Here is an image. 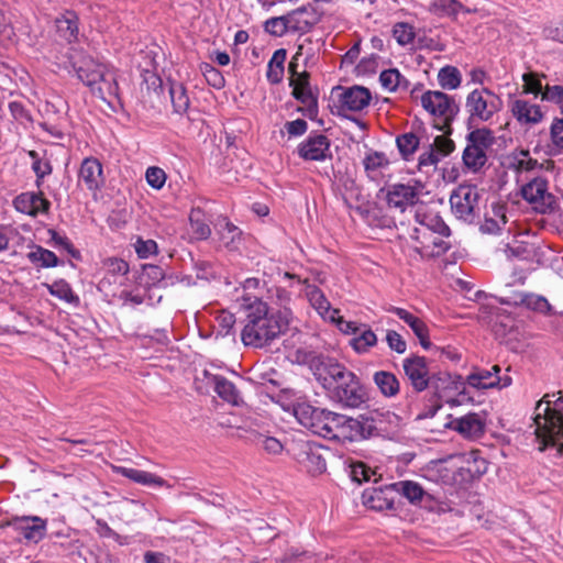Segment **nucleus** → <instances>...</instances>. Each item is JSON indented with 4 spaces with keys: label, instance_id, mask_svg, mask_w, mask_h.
<instances>
[{
    "label": "nucleus",
    "instance_id": "1",
    "mask_svg": "<svg viewBox=\"0 0 563 563\" xmlns=\"http://www.w3.org/2000/svg\"><path fill=\"white\" fill-rule=\"evenodd\" d=\"M316 379L325 389L331 401L343 409H356L368 395L360 377L333 358L313 357L310 363Z\"/></svg>",
    "mask_w": 563,
    "mask_h": 563
},
{
    "label": "nucleus",
    "instance_id": "2",
    "mask_svg": "<svg viewBox=\"0 0 563 563\" xmlns=\"http://www.w3.org/2000/svg\"><path fill=\"white\" fill-rule=\"evenodd\" d=\"M290 317L289 309L275 311L266 302L255 298L246 307L241 340L244 345L255 349L268 346L287 331Z\"/></svg>",
    "mask_w": 563,
    "mask_h": 563
},
{
    "label": "nucleus",
    "instance_id": "3",
    "mask_svg": "<svg viewBox=\"0 0 563 563\" xmlns=\"http://www.w3.org/2000/svg\"><path fill=\"white\" fill-rule=\"evenodd\" d=\"M402 369L412 393L420 394L430 387L434 389V398L431 405L417 412L416 419L422 420L434 417L442 407L440 388L451 382V375L446 372H431L427 358L416 354L402 360Z\"/></svg>",
    "mask_w": 563,
    "mask_h": 563
},
{
    "label": "nucleus",
    "instance_id": "4",
    "mask_svg": "<svg viewBox=\"0 0 563 563\" xmlns=\"http://www.w3.org/2000/svg\"><path fill=\"white\" fill-rule=\"evenodd\" d=\"M397 419L395 413L382 410H372L356 418L336 412L330 440L358 442L380 437L388 432L387 423Z\"/></svg>",
    "mask_w": 563,
    "mask_h": 563
},
{
    "label": "nucleus",
    "instance_id": "5",
    "mask_svg": "<svg viewBox=\"0 0 563 563\" xmlns=\"http://www.w3.org/2000/svg\"><path fill=\"white\" fill-rule=\"evenodd\" d=\"M554 396V394H552ZM551 395L545 394L536 407L534 422L538 438L545 446H555L560 453H563V395L553 401L554 408H551Z\"/></svg>",
    "mask_w": 563,
    "mask_h": 563
},
{
    "label": "nucleus",
    "instance_id": "6",
    "mask_svg": "<svg viewBox=\"0 0 563 563\" xmlns=\"http://www.w3.org/2000/svg\"><path fill=\"white\" fill-rule=\"evenodd\" d=\"M494 133L486 128L475 129L466 134V145L462 153V162L465 169L471 173H479L488 162L487 152L495 144Z\"/></svg>",
    "mask_w": 563,
    "mask_h": 563
},
{
    "label": "nucleus",
    "instance_id": "7",
    "mask_svg": "<svg viewBox=\"0 0 563 563\" xmlns=\"http://www.w3.org/2000/svg\"><path fill=\"white\" fill-rule=\"evenodd\" d=\"M294 415L298 422L312 433L327 439L331 438L336 412L300 402L294 407Z\"/></svg>",
    "mask_w": 563,
    "mask_h": 563
},
{
    "label": "nucleus",
    "instance_id": "8",
    "mask_svg": "<svg viewBox=\"0 0 563 563\" xmlns=\"http://www.w3.org/2000/svg\"><path fill=\"white\" fill-rule=\"evenodd\" d=\"M500 107V98L487 88L473 90L465 102L468 120L473 123L489 121Z\"/></svg>",
    "mask_w": 563,
    "mask_h": 563
},
{
    "label": "nucleus",
    "instance_id": "9",
    "mask_svg": "<svg viewBox=\"0 0 563 563\" xmlns=\"http://www.w3.org/2000/svg\"><path fill=\"white\" fill-rule=\"evenodd\" d=\"M479 191L476 186L461 185L453 190L450 205L453 214L464 222L473 223L479 218Z\"/></svg>",
    "mask_w": 563,
    "mask_h": 563
},
{
    "label": "nucleus",
    "instance_id": "10",
    "mask_svg": "<svg viewBox=\"0 0 563 563\" xmlns=\"http://www.w3.org/2000/svg\"><path fill=\"white\" fill-rule=\"evenodd\" d=\"M424 185L416 179L407 183H395L386 187V201L389 208L405 212L420 202Z\"/></svg>",
    "mask_w": 563,
    "mask_h": 563
},
{
    "label": "nucleus",
    "instance_id": "11",
    "mask_svg": "<svg viewBox=\"0 0 563 563\" xmlns=\"http://www.w3.org/2000/svg\"><path fill=\"white\" fill-rule=\"evenodd\" d=\"M420 102L426 111L441 118L445 124H450L460 112V106L455 99L439 90L423 92Z\"/></svg>",
    "mask_w": 563,
    "mask_h": 563
},
{
    "label": "nucleus",
    "instance_id": "12",
    "mask_svg": "<svg viewBox=\"0 0 563 563\" xmlns=\"http://www.w3.org/2000/svg\"><path fill=\"white\" fill-rule=\"evenodd\" d=\"M521 196L540 213L552 211L556 203L555 197L549 192L548 180L542 177H536L522 186Z\"/></svg>",
    "mask_w": 563,
    "mask_h": 563
},
{
    "label": "nucleus",
    "instance_id": "13",
    "mask_svg": "<svg viewBox=\"0 0 563 563\" xmlns=\"http://www.w3.org/2000/svg\"><path fill=\"white\" fill-rule=\"evenodd\" d=\"M309 79V73L303 70L300 76L290 78L289 86L292 88L291 96L305 106L298 108V111L309 119H314L318 115V96L313 93Z\"/></svg>",
    "mask_w": 563,
    "mask_h": 563
},
{
    "label": "nucleus",
    "instance_id": "14",
    "mask_svg": "<svg viewBox=\"0 0 563 563\" xmlns=\"http://www.w3.org/2000/svg\"><path fill=\"white\" fill-rule=\"evenodd\" d=\"M338 112L346 117L345 112H358L368 107L372 95L371 91L362 86H353L349 88L338 87Z\"/></svg>",
    "mask_w": 563,
    "mask_h": 563
},
{
    "label": "nucleus",
    "instance_id": "15",
    "mask_svg": "<svg viewBox=\"0 0 563 563\" xmlns=\"http://www.w3.org/2000/svg\"><path fill=\"white\" fill-rule=\"evenodd\" d=\"M330 140L321 133H311L298 145V155L305 161L323 162L332 157Z\"/></svg>",
    "mask_w": 563,
    "mask_h": 563
},
{
    "label": "nucleus",
    "instance_id": "16",
    "mask_svg": "<svg viewBox=\"0 0 563 563\" xmlns=\"http://www.w3.org/2000/svg\"><path fill=\"white\" fill-rule=\"evenodd\" d=\"M323 448L310 442L298 444L296 453L299 464L311 475H319L325 472L327 462L322 455Z\"/></svg>",
    "mask_w": 563,
    "mask_h": 563
},
{
    "label": "nucleus",
    "instance_id": "17",
    "mask_svg": "<svg viewBox=\"0 0 563 563\" xmlns=\"http://www.w3.org/2000/svg\"><path fill=\"white\" fill-rule=\"evenodd\" d=\"M421 207L422 206L415 210V219L421 228L413 229L411 238L416 241H420V238H423V232L430 235L438 234L441 236H450L451 230L443 219L438 213L421 211Z\"/></svg>",
    "mask_w": 563,
    "mask_h": 563
},
{
    "label": "nucleus",
    "instance_id": "18",
    "mask_svg": "<svg viewBox=\"0 0 563 563\" xmlns=\"http://www.w3.org/2000/svg\"><path fill=\"white\" fill-rule=\"evenodd\" d=\"M288 31L294 33H307L321 20V13L313 4L302 5L286 14Z\"/></svg>",
    "mask_w": 563,
    "mask_h": 563
},
{
    "label": "nucleus",
    "instance_id": "19",
    "mask_svg": "<svg viewBox=\"0 0 563 563\" xmlns=\"http://www.w3.org/2000/svg\"><path fill=\"white\" fill-rule=\"evenodd\" d=\"M77 78L86 85L91 92H95L97 84L102 79L108 68L106 64L99 63L90 56H84L73 64Z\"/></svg>",
    "mask_w": 563,
    "mask_h": 563
},
{
    "label": "nucleus",
    "instance_id": "20",
    "mask_svg": "<svg viewBox=\"0 0 563 563\" xmlns=\"http://www.w3.org/2000/svg\"><path fill=\"white\" fill-rule=\"evenodd\" d=\"M13 206L18 212L36 217L38 214H47L51 208V202L41 191H26L14 198Z\"/></svg>",
    "mask_w": 563,
    "mask_h": 563
},
{
    "label": "nucleus",
    "instance_id": "21",
    "mask_svg": "<svg viewBox=\"0 0 563 563\" xmlns=\"http://www.w3.org/2000/svg\"><path fill=\"white\" fill-rule=\"evenodd\" d=\"M362 503L367 508L376 511L394 509V489H391L390 484L366 488L362 494Z\"/></svg>",
    "mask_w": 563,
    "mask_h": 563
},
{
    "label": "nucleus",
    "instance_id": "22",
    "mask_svg": "<svg viewBox=\"0 0 563 563\" xmlns=\"http://www.w3.org/2000/svg\"><path fill=\"white\" fill-rule=\"evenodd\" d=\"M56 35L67 44L79 42V16L73 10H65L55 19Z\"/></svg>",
    "mask_w": 563,
    "mask_h": 563
},
{
    "label": "nucleus",
    "instance_id": "23",
    "mask_svg": "<svg viewBox=\"0 0 563 563\" xmlns=\"http://www.w3.org/2000/svg\"><path fill=\"white\" fill-rule=\"evenodd\" d=\"M78 181L90 191L99 190L104 184L101 163L95 157H86L79 168Z\"/></svg>",
    "mask_w": 563,
    "mask_h": 563
},
{
    "label": "nucleus",
    "instance_id": "24",
    "mask_svg": "<svg viewBox=\"0 0 563 563\" xmlns=\"http://www.w3.org/2000/svg\"><path fill=\"white\" fill-rule=\"evenodd\" d=\"M15 527L24 540L33 543L43 540L47 530L46 520L37 516L16 518Z\"/></svg>",
    "mask_w": 563,
    "mask_h": 563
},
{
    "label": "nucleus",
    "instance_id": "25",
    "mask_svg": "<svg viewBox=\"0 0 563 563\" xmlns=\"http://www.w3.org/2000/svg\"><path fill=\"white\" fill-rule=\"evenodd\" d=\"M388 312L395 313L399 319H401L416 336L419 339L421 346L424 350H429L431 347V342L429 340V330L423 320L407 311L404 308L390 306L386 309Z\"/></svg>",
    "mask_w": 563,
    "mask_h": 563
},
{
    "label": "nucleus",
    "instance_id": "26",
    "mask_svg": "<svg viewBox=\"0 0 563 563\" xmlns=\"http://www.w3.org/2000/svg\"><path fill=\"white\" fill-rule=\"evenodd\" d=\"M203 374L209 378L214 391L222 400L234 406H239L242 402L240 391L231 380L221 375L210 374L208 371H203Z\"/></svg>",
    "mask_w": 563,
    "mask_h": 563
},
{
    "label": "nucleus",
    "instance_id": "27",
    "mask_svg": "<svg viewBox=\"0 0 563 563\" xmlns=\"http://www.w3.org/2000/svg\"><path fill=\"white\" fill-rule=\"evenodd\" d=\"M365 174L372 181L378 183L384 175V170L389 167V159L384 152L368 151L362 161Z\"/></svg>",
    "mask_w": 563,
    "mask_h": 563
},
{
    "label": "nucleus",
    "instance_id": "28",
    "mask_svg": "<svg viewBox=\"0 0 563 563\" xmlns=\"http://www.w3.org/2000/svg\"><path fill=\"white\" fill-rule=\"evenodd\" d=\"M454 430L464 438L476 439L483 435L485 423L478 413L470 412L452 421Z\"/></svg>",
    "mask_w": 563,
    "mask_h": 563
},
{
    "label": "nucleus",
    "instance_id": "29",
    "mask_svg": "<svg viewBox=\"0 0 563 563\" xmlns=\"http://www.w3.org/2000/svg\"><path fill=\"white\" fill-rule=\"evenodd\" d=\"M114 472L117 474H120L121 476L129 478L130 481L144 485V486H157V487H170V485L161 476H157L156 474L137 470V468H131L125 466H115Z\"/></svg>",
    "mask_w": 563,
    "mask_h": 563
},
{
    "label": "nucleus",
    "instance_id": "30",
    "mask_svg": "<svg viewBox=\"0 0 563 563\" xmlns=\"http://www.w3.org/2000/svg\"><path fill=\"white\" fill-rule=\"evenodd\" d=\"M507 240H503L497 247V252L503 253L508 260H528L531 256L530 245L527 242L518 240L516 235H510L507 230Z\"/></svg>",
    "mask_w": 563,
    "mask_h": 563
},
{
    "label": "nucleus",
    "instance_id": "31",
    "mask_svg": "<svg viewBox=\"0 0 563 563\" xmlns=\"http://www.w3.org/2000/svg\"><path fill=\"white\" fill-rule=\"evenodd\" d=\"M501 302L506 305H521L540 313H548L552 309L545 297L530 292H516L511 298L503 299Z\"/></svg>",
    "mask_w": 563,
    "mask_h": 563
},
{
    "label": "nucleus",
    "instance_id": "32",
    "mask_svg": "<svg viewBox=\"0 0 563 563\" xmlns=\"http://www.w3.org/2000/svg\"><path fill=\"white\" fill-rule=\"evenodd\" d=\"M511 112L520 123L526 124L539 123L543 118L539 106L522 99H517L512 102Z\"/></svg>",
    "mask_w": 563,
    "mask_h": 563
},
{
    "label": "nucleus",
    "instance_id": "33",
    "mask_svg": "<svg viewBox=\"0 0 563 563\" xmlns=\"http://www.w3.org/2000/svg\"><path fill=\"white\" fill-rule=\"evenodd\" d=\"M92 93L109 104L112 103L111 99L120 101L119 85L117 81L115 73L109 66L103 73L102 79H100V82L97 84L95 92Z\"/></svg>",
    "mask_w": 563,
    "mask_h": 563
},
{
    "label": "nucleus",
    "instance_id": "34",
    "mask_svg": "<svg viewBox=\"0 0 563 563\" xmlns=\"http://www.w3.org/2000/svg\"><path fill=\"white\" fill-rule=\"evenodd\" d=\"M499 372V365H494L490 369H476L467 376L466 382L471 387L477 389L494 388L500 382L498 379Z\"/></svg>",
    "mask_w": 563,
    "mask_h": 563
},
{
    "label": "nucleus",
    "instance_id": "35",
    "mask_svg": "<svg viewBox=\"0 0 563 563\" xmlns=\"http://www.w3.org/2000/svg\"><path fill=\"white\" fill-rule=\"evenodd\" d=\"M373 380L380 394L386 398L396 397L400 391V382L397 376L388 371H378L373 375Z\"/></svg>",
    "mask_w": 563,
    "mask_h": 563
},
{
    "label": "nucleus",
    "instance_id": "36",
    "mask_svg": "<svg viewBox=\"0 0 563 563\" xmlns=\"http://www.w3.org/2000/svg\"><path fill=\"white\" fill-rule=\"evenodd\" d=\"M394 494L405 497L411 504L420 503L426 496L422 486L413 481H400L390 484Z\"/></svg>",
    "mask_w": 563,
    "mask_h": 563
},
{
    "label": "nucleus",
    "instance_id": "37",
    "mask_svg": "<svg viewBox=\"0 0 563 563\" xmlns=\"http://www.w3.org/2000/svg\"><path fill=\"white\" fill-rule=\"evenodd\" d=\"M191 232L197 240H207L211 229L207 222L206 214L200 208H192L189 214Z\"/></svg>",
    "mask_w": 563,
    "mask_h": 563
},
{
    "label": "nucleus",
    "instance_id": "38",
    "mask_svg": "<svg viewBox=\"0 0 563 563\" xmlns=\"http://www.w3.org/2000/svg\"><path fill=\"white\" fill-rule=\"evenodd\" d=\"M351 346L358 354H364L377 344V335L366 324H362L361 331L350 341Z\"/></svg>",
    "mask_w": 563,
    "mask_h": 563
},
{
    "label": "nucleus",
    "instance_id": "39",
    "mask_svg": "<svg viewBox=\"0 0 563 563\" xmlns=\"http://www.w3.org/2000/svg\"><path fill=\"white\" fill-rule=\"evenodd\" d=\"M26 257L32 264L40 265L44 268L56 267L59 264L54 252L40 245H35L34 250L29 252Z\"/></svg>",
    "mask_w": 563,
    "mask_h": 563
},
{
    "label": "nucleus",
    "instance_id": "40",
    "mask_svg": "<svg viewBox=\"0 0 563 563\" xmlns=\"http://www.w3.org/2000/svg\"><path fill=\"white\" fill-rule=\"evenodd\" d=\"M47 288L48 292L68 303H78L79 297L74 294L70 285L65 279H59L54 282L53 284H44Z\"/></svg>",
    "mask_w": 563,
    "mask_h": 563
},
{
    "label": "nucleus",
    "instance_id": "41",
    "mask_svg": "<svg viewBox=\"0 0 563 563\" xmlns=\"http://www.w3.org/2000/svg\"><path fill=\"white\" fill-rule=\"evenodd\" d=\"M419 137L412 132L404 133L396 139L398 151L405 161L412 158L419 147Z\"/></svg>",
    "mask_w": 563,
    "mask_h": 563
},
{
    "label": "nucleus",
    "instance_id": "42",
    "mask_svg": "<svg viewBox=\"0 0 563 563\" xmlns=\"http://www.w3.org/2000/svg\"><path fill=\"white\" fill-rule=\"evenodd\" d=\"M438 81L443 89H456L462 81L461 73L454 66L442 67L438 73Z\"/></svg>",
    "mask_w": 563,
    "mask_h": 563
},
{
    "label": "nucleus",
    "instance_id": "43",
    "mask_svg": "<svg viewBox=\"0 0 563 563\" xmlns=\"http://www.w3.org/2000/svg\"><path fill=\"white\" fill-rule=\"evenodd\" d=\"M306 296L310 305L321 314L324 316L331 308L329 300L325 298L321 289L314 285L306 287Z\"/></svg>",
    "mask_w": 563,
    "mask_h": 563
},
{
    "label": "nucleus",
    "instance_id": "44",
    "mask_svg": "<svg viewBox=\"0 0 563 563\" xmlns=\"http://www.w3.org/2000/svg\"><path fill=\"white\" fill-rule=\"evenodd\" d=\"M169 95L174 111L179 114L185 113L189 108V98L186 88L181 84H172Z\"/></svg>",
    "mask_w": 563,
    "mask_h": 563
},
{
    "label": "nucleus",
    "instance_id": "45",
    "mask_svg": "<svg viewBox=\"0 0 563 563\" xmlns=\"http://www.w3.org/2000/svg\"><path fill=\"white\" fill-rule=\"evenodd\" d=\"M444 236H433V234H429L423 232V238H420L418 241L422 247L429 249L432 247L431 254L433 256H441L446 253L451 249V244L443 240Z\"/></svg>",
    "mask_w": 563,
    "mask_h": 563
},
{
    "label": "nucleus",
    "instance_id": "46",
    "mask_svg": "<svg viewBox=\"0 0 563 563\" xmlns=\"http://www.w3.org/2000/svg\"><path fill=\"white\" fill-rule=\"evenodd\" d=\"M393 36L399 45L406 46L413 43L416 33L411 24L398 22L393 26Z\"/></svg>",
    "mask_w": 563,
    "mask_h": 563
},
{
    "label": "nucleus",
    "instance_id": "47",
    "mask_svg": "<svg viewBox=\"0 0 563 563\" xmlns=\"http://www.w3.org/2000/svg\"><path fill=\"white\" fill-rule=\"evenodd\" d=\"M512 165L519 172H530L536 169L539 166V163L537 159L530 156L529 151L520 150L514 153Z\"/></svg>",
    "mask_w": 563,
    "mask_h": 563
},
{
    "label": "nucleus",
    "instance_id": "48",
    "mask_svg": "<svg viewBox=\"0 0 563 563\" xmlns=\"http://www.w3.org/2000/svg\"><path fill=\"white\" fill-rule=\"evenodd\" d=\"M434 7L438 11L449 16H456L461 11L471 13L472 10L465 8L459 0H435Z\"/></svg>",
    "mask_w": 563,
    "mask_h": 563
},
{
    "label": "nucleus",
    "instance_id": "49",
    "mask_svg": "<svg viewBox=\"0 0 563 563\" xmlns=\"http://www.w3.org/2000/svg\"><path fill=\"white\" fill-rule=\"evenodd\" d=\"M498 219L486 218L479 230L487 234H498L507 223L505 213L501 212V208L495 212Z\"/></svg>",
    "mask_w": 563,
    "mask_h": 563
},
{
    "label": "nucleus",
    "instance_id": "50",
    "mask_svg": "<svg viewBox=\"0 0 563 563\" xmlns=\"http://www.w3.org/2000/svg\"><path fill=\"white\" fill-rule=\"evenodd\" d=\"M103 266L107 275H110L112 277L125 276L130 271L128 262L118 257L107 258L103 262Z\"/></svg>",
    "mask_w": 563,
    "mask_h": 563
},
{
    "label": "nucleus",
    "instance_id": "51",
    "mask_svg": "<svg viewBox=\"0 0 563 563\" xmlns=\"http://www.w3.org/2000/svg\"><path fill=\"white\" fill-rule=\"evenodd\" d=\"M48 234L51 236V241L54 243V246L64 249L74 258H79V251L75 249L74 244L66 235H62L53 229L48 230Z\"/></svg>",
    "mask_w": 563,
    "mask_h": 563
},
{
    "label": "nucleus",
    "instance_id": "52",
    "mask_svg": "<svg viewBox=\"0 0 563 563\" xmlns=\"http://www.w3.org/2000/svg\"><path fill=\"white\" fill-rule=\"evenodd\" d=\"M374 472L363 462H355L350 465V476L353 482L362 484L368 482Z\"/></svg>",
    "mask_w": 563,
    "mask_h": 563
},
{
    "label": "nucleus",
    "instance_id": "53",
    "mask_svg": "<svg viewBox=\"0 0 563 563\" xmlns=\"http://www.w3.org/2000/svg\"><path fill=\"white\" fill-rule=\"evenodd\" d=\"M382 87L388 91H396L399 89V70L390 68L383 70L379 75Z\"/></svg>",
    "mask_w": 563,
    "mask_h": 563
},
{
    "label": "nucleus",
    "instance_id": "54",
    "mask_svg": "<svg viewBox=\"0 0 563 563\" xmlns=\"http://www.w3.org/2000/svg\"><path fill=\"white\" fill-rule=\"evenodd\" d=\"M134 250L140 258H148L158 252L157 243L154 240H143L137 238L134 243Z\"/></svg>",
    "mask_w": 563,
    "mask_h": 563
},
{
    "label": "nucleus",
    "instance_id": "55",
    "mask_svg": "<svg viewBox=\"0 0 563 563\" xmlns=\"http://www.w3.org/2000/svg\"><path fill=\"white\" fill-rule=\"evenodd\" d=\"M286 19H287L286 15L268 19L265 22L266 32H268L269 34L275 35V36L285 35L287 32H289Z\"/></svg>",
    "mask_w": 563,
    "mask_h": 563
},
{
    "label": "nucleus",
    "instance_id": "56",
    "mask_svg": "<svg viewBox=\"0 0 563 563\" xmlns=\"http://www.w3.org/2000/svg\"><path fill=\"white\" fill-rule=\"evenodd\" d=\"M9 111L12 118L20 124H27L32 122L31 112L20 101H11L9 103Z\"/></svg>",
    "mask_w": 563,
    "mask_h": 563
},
{
    "label": "nucleus",
    "instance_id": "57",
    "mask_svg": "<svg viewBox=\"0 0 563 563\" xmlns=\"http://www.w3.org/2000/svg\"><path fill=\"white\" fill-rule=\"evenodd\" d=\"M202 74L207 82L213 88L221 89L224 87V77L222 74L210 64H205L202 67Z\"/></svg>",
    "mask_w": 563,
    "mask_h": 563
},
{
    "label": "nucleus",
    "instance_id": "58",
    "mask_svg": "<svg viewBox=\"0 0 563 563\" xmlns=\"http://www.w3.org/2000/svg\"><path fill=\"white\" fill-rule=\"evenodd\" d=\"M147 184L154 189H161L166 181V174L159 167H148L145 173Z\"/></svg>",
    "mask_w": 563,
    "mask_h": 563
},
{
    "label": "nucleus",
    "instance_id": "59",
    "mask_svg": "<svg viewBox=\"0 0 563 563\" xmlns=\"http://www.w3.org/2000/svg\"><path fill=\"white\" fill-rule=\"evenodd\" d=\"M430 146L434 147L441 158L446 157L455 150L454 142L444 135L435 136L433 143L430 144Z\"/></svg>",
    "mask_w": 563,
    "mask_h": 563
},
{
    "label": "nucleus",
    "instance_id": "60",
    "mask_svg": "<svg viewBox=\"0 0 563 563\" xmlns=\"http://www.w3.org/2000/svg\"><path fill=\"white\" fill-rule=\"evenodd\" d=\"M523 79V90L527 93H532L534 96L542 95L544 91L541 79L532 73L525 74L522 76Z\"/></svg>",
    "mask_w": 563,
    "mask_h": 563
},
{
    "label": "nucleus",
    "instance_id": "61",
    "mask_svg": "<svg viewBox=\"0 0 563 563\" xmlns=\"http://www.w3.org/2000/svg\"><path fill=\"white\" fill-rule=\"evenodd\" d=\"M551 141L558 153H563V119H554L550 130Z\"/></svg>",
    "mask_w": 563,
    "mask_h": 563
},
{
    "label": "nucleus",
    "instance_id": "62",
    "mask_svg": "<svg viewBox=\"0 0 563 563\" xmlns=\"http://www.w3.org/2000/svg\"><path fill=\"white\" fill-rule=\"evenodd\" d=\"M386 342L390 350L398 354H404L407 350V343L404 338L395 330L386 332Z\"/></svg>",
    "mask_w": 563,
    "mask_h": 563
},
{
    "label": "nucleus",
    "instance_id": "63",
    "mask_svg": "<svg viewBox=\"0 0 563 563\" xmlns=\"http://www.w3.org/2000/svg\"><path fill=\"white\" fill-rule=\"evenodd\" d=\"M441 159L434 147L429 145L428 150L419 156L418 169L422 172L424 167L437 166Z\"/></svg>",
    "mask_w": 563,
    "mask_h": 563
},
{
    "label": "nucleus",
    "instance_id": "64",
    "mask_svg": "<svg viewBox=\"0 0 563 563\" xmlns=\"http://www.w3.org/2000/svg\"><path fill=\"white\" fill-rule=\"evenodd\" d=\"M284 128L290 137H297L307 132L308 124L303 119H296L294 121L286 122Z\"/></svg>",
    "mask_w": 563,
    "mask_h": 563
}]
</instances>
